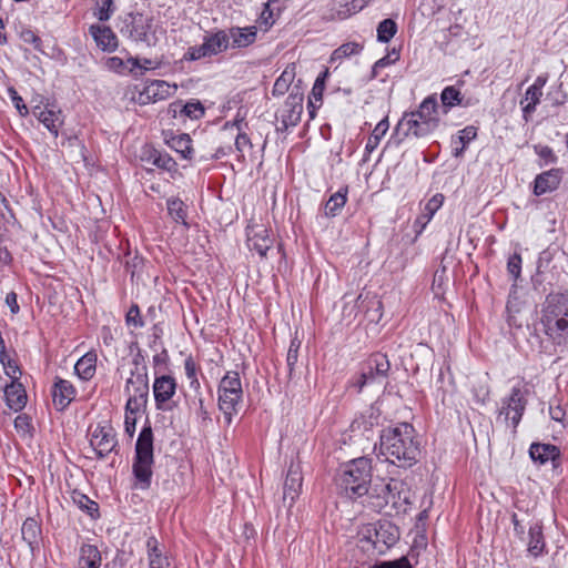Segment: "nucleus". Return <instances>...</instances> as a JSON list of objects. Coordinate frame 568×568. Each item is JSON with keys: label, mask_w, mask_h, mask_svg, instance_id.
I'll return each mask as SVG.
<instances>
[{"label": "nucleus", "mask_w": 568, "mask_h": 568, "mask_svg": "<svg viewBox=\"0 0 568 568\" xmlns=\"http://www.w3.org/2000/svg\"><path fill=\"white\" fill-rule=\"evenodd\" d=\"M125 323L129 327L140 328L144 326V321L142 318L140 307L138 304H132L126 312Z\"/></svg>", "instance_id": "48"}, {"label": "nucleus", "mask_w": 568, "mask_h": 568, "mask_svg": "<svg viewBox=\"0 0 568 568\" xmlns=\"http://www.w3.org/2000/svg\"><path fill=\"white\" fill-rule=\"evenodd\" d=\"M367 539L373 544L374 549L378 554H384L398 541L399 530L389 521L378 523L377 527L374 528V532L369 534Z\"/></svg>", "instance_id": "12"}, {"label": "nucleus", "mask_w": 568, "mask_h": 568, "mask_svg": "<svg viewBox=\"0 0 568 568\" xmlns=\"http://www.w3.org/2000/svg\"><path fill=\"white\" fill-rule=\"evenodd\" d=\"M7 405L14 412L21 410L27 404V394L20 383L12 382L4 389Z\"/></svg>", "instance_id": "29"}, {"label": "nucleus", "mask_w": 568, "mask_h": 568, "mask_svg": "<svg viewBox=\"0 0 568 568\" xmlns=\"http://www.w3.org/2000/svg\"><path fill=\"white\" fill-rule=\"evenodd\" d=\"M477 138V128L474 125H467L458 132L456 139H453V144H460V149H453V155L460 158L464 155L468 144Z\"/></svg>", "instance_id": "37"}, {"label": "nucleus", "mask_w": 568, "mask_h": 568, "mask_svg": "<svg viewBox=\"0 0 568 568\" xmlns=\"http://www.w3.org/2000/svg\"><path fill=\"white\" fill-rule=\"evenodd\" d=\"M9 94H10V98H11L16 109L18 110L19 114L21 116L28 115V113H29L28 106L23 102V99L18 94V92L13 88H10Z\"/></svg>", "instance_id": "59"}, {"label": "nucleus", "mask_w": 568, "mask_h": 568, "mask_svg": "<svg viewBox=\"0 0 568 568\" xmlns=\"http://www.w3.org/2000/svg\"><path fill=\"white\" fill-rule=\"evenodd\" d=\"M154 165L170 173H175L178 171V163L169 153L160 152L158 159L154 160Z\"/></svg>", "instance_id": "49"}, {"label": "nucleus", "mask_w": 568, "mask_h": 568, "mask_svg": "<svg viewBox=\"0 0 568 568\" xmlns=\"http://www.w3.org/2000/svg\"><path fill=\"white\" fill-rule=\"evenodd\" d=\"M440 101L444 108V113H448L449 110L457 105L469 106L471 105L470 99L464 101V97L459 89L455 85H448L444 88L440 93Z\"/></svg>", "instance_id": "30"}, {"label": "nucleus", "mask_w": 568, "mask_h": 568, "mask_svg": "<svg viewBox=\"0 0 568 568\" xmlns=\"http://www.w3.org/2000/svg\"><path fill=\"white\" fill-rule=\"evenodd\" d=\"M303 101L304 94L298 85H295L280 110L281 125L276 128L277 132H285L300 123L303 113Z\"/></svg>", "instance_id": "8"}, {"label": "nucleus", "mask_w": 568, "mask_h": 568, "mask_svg": "<svg viewBox=\"0 0 568 568\" xmlns=\"http://www.w3.org/2000/svg\"><path fill=\"white\" fill-rule=\"evenodd\" d=\"M274 239L264 225H248L246 227V245L250 251H255L262 258L267 256Z\"/></svg>", "instance_id": "13"}, {"label": "nucleus", "mask_w": 568, "mask_h": 568, "mask_svg": "<svg viewBox=\"0 0 568 568\" xmlns=\"http://www.w3.org/2000/svg\"><path fill=\"white\" fill-rule=\"evenodd\" d=\"M529 456L538 465L550 462L554 470L561 465V450L552 444L532 443L529 447Z\"/></svg>", "instance_id": "16"}, {"label": "nucleus", "mask_w": 568, "mask_h": 568, "mask_svg": "<svg viewBox=\"0 0 568 568\" xmlns=\"http://www.w3.org/2000/svg\"><path fill=\"white\" fill-rule=\"evenodd\" d=\"M21 39L26 43L33 44L36 50H40L41 47V39L30 29H26L20 34Z\"/></svg>", "instance_id": "62"}, {"label": "nucleus", "mask_w": 568, "mask_h": 568, "mask_svg": "<svg viewBox=\"0 0 568 568\" xmlns=\"http://www.w3.org/2000/svg\"><path fill=\"white\" fill-rule=\"evenodd\" d=\"M166 207H168V212H169L170 216L175 222H178V223L181 222L184 225H186V221H185L186 216H187L186 206L181 199H179V197L168 199Z\"/></svg>", "instance_id": "41"}, {"label": "nucleus", "mask_w": 568, "mask_h": 568, "mask_svg": "<svg viewBox=\"0 0 568 568\" xmlns=\"http://www.w3.org/2000/svg\"><path fill=\"white\" fill-rule=\"evenodd\" d=\"M353 308L363 312L369 323L377 324L383 317V303L377 295L362 292L355 300Z\"/></svg>", "instance_id": "18"}, {"label": "nucleus", "mask_w": 568, "mask_h": 568, "mask_svg": "<svg viewBox=\"0 0 568 568\" xmlns=\"http://www.w3.org/2000/svg\"><path fill=\"white\" fill-rule=\"evenodd\" d=\"M128 381L149 382L148 365L133 366Z\"/></svg>", "instance_id": "61"}, {"label": "nucleus", "mask_w": 568, "mask_h": 568, "mask_svg": "<svg viewBox=\"0 0 568 568\" xmlns=\"http://www.w3.org/2000/svg\"><path fill=\"white\" fill-rule=\"evenodd\" d=\"M101 552L97 546L83 544L79 550L78 568H100Z\"/></svg>", "instance_id": "31"}, {"label": "nucleus", "mask_w": 568, "mask_h": 568, "mask_svg": "<svg viewBox=\"0 0 568 568\" xmlns=\"http://www.w3.org/2000/svg\"><path fill=\"white\" fill-rule=\"evenodd\" d=\"M294 77H295L294 67H287L282 72V74L276 79V81L273 85V89H272V94L274 97L284 95L288 91L290 85H291L292 81L294 80Z\"/></svg>", "instance_id": "39"}, {"label": "nucleus", "mask_w": 568, "mask_h": 568, "mask_svg": "<svg viewBox=\"0 0 568 568\" xmlns=\"http://www.w3.org/2000/svg\"><path fill=\"white\" fill-rule=\"evenodd\" d=\"M541 324L544 331L555 343L568 338V295L549 294L541 310Z\"/></svg>", "instance_id": "3"}, {"label": "nucleus", "mask_w": 568, "mask_h": 568, "mask_svg": "<svg viewBox=\"0 0 568 568\" xmlns=\"http://www.w3.org/2000/svg\"><path fill=\"white\" fill-rule=\"evenodd\" d=\"M77 390L74 386L67 379L55 377L52 387L53 405L58 410L65 409L75 398Z\"/></svg>", "instance_id": "20"}, {"label": "nucleus", "mask_w": 568, "mask_h": 568, "mask_svg": "<svg viewBox=\"0 0 568 568\" xmlns=\"http://www.w3.org/2000/svg\"><path fill=\"white\" fill-rule=\"evenodd\" d=\"M14 428L18 432H30V429L32 428L30 417L26 414L18 415L14 418Z\"/></svg>", "instance_id": "63"}, {"label": "nucleus", "mask_w": 568, "mask_h": 568, "mask_svg": "<svg viewBox=\"0 0 568 568\" xmlns=\"http://www.w3.org/2000/svg\"><path fill=\"white\" fill-rule=\"evenodd\" d=\"M154 464L153 432L151 425H144L135 443V453L132 463L134 477L133 488L146 490L151 487Z\"/></svg>", "instance_id": "4"}, {"label": "nucleus", "mask_w": 568, "mask_h": 568, "mask_svg": "<svg viewBox=\"0 0 568 568\" xmlns=\"http://www.w3.org/2000/svg\"><path fill=\"white\" fill-rule=\"evenodd\" d=\"M97 371V355L92 352L84 354L74 365V372L82 381H90Z\"/></svg>", "instance_id": "34"}, {"label": "nucleus", "mask_w": 568, "mask_h": 568, "mask_svg": "<svg viewBox=\"0 0 568 568\" xmlns=\"http://www.w3.org/2000/svg\"><path fill=\"white\" fill-rule=\"evenodd\" d=\"M528 536L527 550L532 557L537 558L547 552L542 524L540 521L529 526Z\"/></svg>", "instance_id": "27"}, {"label": "nucleus", "mask_w": 568, "mask_h": 568, "mask_svg": "<svg viewBox=\"0 0 568 568\" xmlns=\"http://www.w3.org/2000/svg\"><path fill=\"white\" fill-rule=\"evenodd\" d=\"M397 32V23L393 19H384L377 26V41L387 43Z\"/></svg>", "instance_id": "42"}, {"label": "nucleus", "mask_w": 568, "mask_h": 568, "mask_svg": "<svg viewBox=\"0 0 568 568\" xmlns=\"http://www.w3.org/2000/svg\"><path fill=\"white\" fill-rule=\"evenodd\" d=\"M369 568H414L406 556H402L394 560L378 561Z\"/></svg>", "instance_id": "53"}, {"label": "nucleus", "mask_w": 568, "mask_h": 568, "mask_svg": "<svg viewBox=\"0 0 568 568\" xmlns=\"http://www.w3.org/2000/svg\"><path fill=\"white\" fill-rule=\"evenodd\" d=\"M521 263L523 260L519 253H514L508 257L507 271L509 275L513 277L514 282H517V280L520 277Z\"/></svg>", "instance_id": "54"}, {"label": "nucleus", "mask_w": 568, "mask_h": 568, "mask_svg": "<svg viewBox=\"0 0 568 568\" xmlns=\"http://www.w3.org/2000/svg\"><path fill=\"white\" fill-rule=\"evenodd\" d=\"M113 13V0H97L94 16L99 21H108Z\"/></svg>", "instance_id": "47"}, {"label": "nucleus", "mask_w": 568, "mask_h": 568, "mask_svg": "<svg viewBox=\"0 0 568 568\" xmlns=\"http://www.w3.org/2000/svg\"><path fill=\"white\" fill-rule=\"evenodd\" d=\"M363 45L357 42H347L335 49L331 55V61L342 60L354 54L361 53Z\"/></svg>", "instance_id": "43"}, {"label": "nucleus", "mask_w": 568, "mask_h": 568, "mask_svg": "<svg viewBox=\"0 0 568 568\" xmlns=\"http://www.w3.org/2000/svg\"><path fill=\"white\" fill-rule=\"evenodd\" d=\"M146 87V93L151 94L154 102L168 99L176 87H171L164 80H153Z\"/></svg>", "instance_id": "38"}, {"label": "nucleus", "mask_w": 568, "mask_h": 568, "mask_svg": "<svg viewBox=\"0 0 568 568\" xmlns=\"http://www.w3.org/2000/svg\"><path fill=\"white\" fill-rule=\"evenodd\" d=\"M379 454L399 468L408 469L418 463L422 449L416 430L409 423H398L382 429Z\"/></svg>", "instance_id": "1"}, {"label": "nucleus", "mask_w": 568, "mask_h": 568, "mask_svg": "<svg viewBox=\"0 0 568 568\" xmlns=\"http://www.w3.org/2000/svg\"><path fill=\"white\" fill-rule=\"evenodd\" d=\"M131 37H133L135 41L143 42L149 47L155 45L156 37L153 30V18L144 17L140 12L131 14Z\"/></svg>", "instance_id": "17"}, {"label": "nucleus", "mask_w": 568, "mask_h": 568, "mask_svg": "<svg viewBox=\"0 0 568 568\" xmlns=\"http://www.w3.org/2000/svg\"><path fill=\"white\" fill-rule=\"evenodd\" d=\"M532 149L535 153L542 160V163L539 166L555 164L558 161V156L555 154L554 150L548 145L542 144H534Z\"/></svg>", "instance_id": "45"}, {"label": "nucleus", "mask_w": 568, "mask_h": 568, "mask_svg": "<svg viewBox=\"0 0 568 568\" xmlns=\"http://www.w3.org/2000/svg\"><path fill=\"white\" fill-rule=\"evenodd\" d=\"M527 390L520 387H513L508 397L503 399V406L499 410V417L504 416L505 422L510 420L514 433L519 425L527 406Z\"/></svg>", "instance_id": "10"}, {"label": "nucleus", "mask_w": 568, "mask_h": 568, "mask_svg": "<svg viewBox=\"0 0 568 568\" xmlns=\"http://www.w3.org/2000/svg\"><path fill=\"white\" fill-rule=\"evenodd\" d=\"M546 99L551 103L552 106H561L568 102V95L562 90V83L554 85L547 93Z\"/></svg>", "instance_id": "46"}, {"label": "nucleus", "mask_w": 568, "mask_h": 568, "mask_svg": "<svg viewBox=\"0 0 568 568\" xmlns=\"http://www.w3.org/2000/svg\"><path fill=\"white\" fill-rule=\"evenodd\" d=\"M204 106L200 101L186 102L182 108V113L192 120H197L204 115Z\"/></svg>", "instance_id": "51"}, {"label": "nucleus", "mask_w": 568, "mask_h": 568, "mask_svg": "<svg viewBox=\"0 0 568 568\" xmlns=\"http://www.w3.org/2000/svg\"><path fill=\"white\" fill-rule=\"evenodd\" d=\"M165 143L168 144L169 148L179 153L182 159L192 160L194 151L192 148V139L190 138L189 134L172 133L170 136H165Z\"/></svg>", "instance_id": "28"}, {"label": "nucleus", "mask_w": 568, "mask_h": 568, "mask_svg": "<svg viewBox=\"0 0 568 568\" xmlns=\"http://www.w3.org/2000/svg\"><path fill=\"white\" fill-rule=\"evenodd\" d=\"M146 552L149 562L165 556L160 549L159 541L154 536L149 537L146 540Z\"/></svg>", "instance_id": "56"}, {"label": "nucleus", "mask_w": 568, "mask_h": 568, "mask_svg": "<svg viewBox=\"0 0 568 568\" xmlns=\"http://www.w3.org/2000/svg\"><path fill=\"white\" fill-rule=\"evenodd\" d=\"M73 500L79 508L84 510L92 519L100 517L98 503L90 499L87 495L77 494L73 497Z\"/></svg>", "instance_id": "44"}, {"label": "nucleus", "mask_w": 568, "mask_h": 568, "mask_svg": "<svg viewBox=\"0 0 568 568\" xmlns=\"http://www.w3.org/2000/svg\"><path fill=\"white\" fill-rule=\"evenodd\" d=\"M22 539L28 544L30 549L33 551L39 547V540L41 536V525L40 523L32 518L28 517L21 527Z\"/></svg>", "instance_id": "33"}, {"label": "nucleus", "mask_w": 568, "mask_h": 568, "mask_svg": "<svg viewBox=\"0 0 568 568\" xmlns=\"http://www.w3.org/2000/svg\"><path fill=\"white\" fill-rule=\"evenodd\" d=\"M202 44L207 55L211 58L230 48V36H227L225 30H216L214 32L206 33L203 38Z\"/></svg>", "instance_id": "23"}, {"label": "nucleus", "mask_w": 568, "mask_h": 568, "mask_svg": "<svg viewBox=\"0 0 568 568\" xmlns=\"http://www.w3.org/2000/svg\"><path fill=\"white\" fill-rule=\"evenodd\" d=\"M373 477L372 459L367 457L354 458L343 464L336 476L337 487L349 499H357L367 496L369 501L373 500L375 491L371 486Z\"/></svg>", "instance_id": "2"}, {"label": "nucleus", "mask_w": 568, "mask_h": 568, "mask_svg": "<svg viewBox=\"0 0 568 568\" xmlns=\"http://www.w3.org/2000/svg\"><path fill=\"white\" fill-rule=\"evenodd\" d=\"M99 459L105 458L118 445L115 433L111 426H98L90 440Z\"/></svg>", "instance_id": "14"}, {"label": "nucleus", "mask_w": 568, "mask_h": 568, "mask_svg": "<svg viewBox=\"0 0 568 568\" xmlns=\"http://www.w3.org/2000/svg\"><path fill=\"white\" fill-rule=\"evenodd\" d=\"M379 414L373 408L355 418L351 424L352 432H362L363 435L373 430L378 425Z\"/></svg>", "instance_id": "35"}, {"label": "nucleus", "mask_w": 568, "mask_h": 568, "mask_svg": "<svg viewBox=\"0 0 568 568\" xmlns=\"http://www.w3.org/2000/svg\"><path fill=\"white\" fill-rule=\"evenodd\" d=\"M444 202V195L437 193L433 195L427 203L425 204L423 212L414 222V227L416 229L417 234H420L425 226L433 219L435 213L440 209Z\"/></svg>", "instance_id": "26"}, {"label": "nucleus", "mask_w": 568, "mask_h": 568, "mask_svg": "<svg viewBox=\"0 0 568 568\" xmlns=\"http://www.w3.org/2000/svg\"><path fill=\"white\" fill-rule=\"evenodd\" d=\"M149 382L128 381L124 392L128 395L125 409L141 410L145 409L149 402Z\"/></svg>", "instance_id": "15"}, {"label": "nucleus", "mask_w": 568, "mask_h": 568, "mask_svg": "<svg viewBox=\"0 0 568 568\" xmlns=\"http://www.w3.org/2000/svg\"><path fill=\"white\" fill-rule=\"evenodd\" d=\"M97 45L106 52H113L118 48V38L110 27L92 24L89 28Z\"/></svg>", "instance_id": "22"}, {"label": "nucleus", "mask_w": 568, "mask_h": 568, "mask_svg": "<svg viewBox=\"0 0 568 568\" xmlns=\"http://www.w3.org/2000/svg\"><path fill=\"white\" fill-rule=\"evenodd\" d=\"M303 476L298 464L291 463L284 481L283 499H290V506L298 497L302 490Z\"/></svg>", "instance_id": "21"}, {"label": "nucleus", "mask_w": 568, "mask_h": 568, "mask_svg": "<svg viewBox=\"0 0 568 568\" xmlns=\"http://www.w3.org/2000/svg\"><path fill=\"white\" fill-rule=\"evenodd\" d=\"M438 103L435 94L428 95L423 100L415 115L422 121H429L435 123V129L439 125V118L437 116Z\"/></svg>", "instance_id": "32"}, {"label": "nucleus", "mask_w": 568, "mask_h": 568, "mask_svg": "<svg viewBox=\"0 0 568 568\" xmlns=\"http://www.w3.org/2000/svg\"><path fill=\"white\" fill-rule=\"evenodd\" d=\"M327 77H328V70L326 69L325 71L320 73V75L316 78L314 85L312 88V91H311L310 98H312V100L318 101L320 103H322L323 92L325 89V81H326Z\"/></svg>", "instance_id": "50"}, {"label": "nucleus", "mask_w": 568, "mask_h": 568, "mask_svg": "<svg viewBox=\"0 0 568 568\" xmlns=\"http://www.w3.org/2000/svg\"><path fill=\"white\" fill-rule=\"evenodd\" d=\"M435 130V123L422 121L414 112L405 113L395 128L393 139L396 144H400L407 136L414 135L422 138L428 135Z\"/></svg>", "instance_id": "9"}, {"label": "nucleus", "mask_w": 568, "mask_h": 568, "mask_svg": "<svg viewBox=\"0 0 568 568\" xmlns=\"http://www.w3.org/2000/svg\"><path fill=\"white\" fill-rule=\"evenodd\" d=\"M204 58H210V57L207 55L203 44H201V45L190 47L187 49V51L185 52L183 60L196 61V60H201Z\"/></svg>", "instance_id": "57"}, {"label": "nucleus", "mask_w": 568, "mask_h": 568, "mask_svg": "<svg viewBox=\"0 0 568 568\" xmlns=\"http://www.w3.org/2000/svg\"><path fill=\"white\" fill-rule=\"evenodd\" d=\"M139 410H126L125 409V419H124V429L125 433L132 437L135 433V426H136V413Z\"/></svg>", "instance_id": "60"}, {"label": "nucleus", "mask_w": 568, "mask_h": 568, "mask_svg": "<svg viewBox=\"0 0 568 568\" xmlns=\"http://www.w3.org/2000/svg\"><path fill=\"white\" fill-rule=\"evenodd\" d=\"M227 36H230V47L234 49H242L251 45L255 42L257 36L256 27H232L229 29Z\"/></svg>", "instance_id": "25"}, {"label": "nucleus", "mask_w": 568, "mask_h": 568, "mask_svg": "<svg viewBox=\"0 0 568 568\" xmlns=\"http://www.w3.org/2000/svg\"><path fill=\"white\" fill-rule=\"evenodd\" d=\"M219 408L222 410L227 425L232 423L233 415L237 414V405L243 397L240 374L227 372L219 384Z\"/></svg>", "instance_id": "5"}, {"label": "nucleus", "mask_w": 568, "mask_h": 568, "mask_svg": "<svg viewBox=\"0 0 568 568\" xmlns=\"http://www.w3.org/2000/svg\"><path fill=\"white\" fill-rule=\"evenodd\" d=\"M388 128L389 123L387 118H384L376 124L365 145V151L367 153H372L378 146Z\"/></svg>", "instance_id": "40"}, {"label": "nucleus", "mask_w": 568, "mask_h": 568, "mask_svg": "<svg viewBox=\"0 0 568 568\" xmlns=\"http://www.w3.org/2000/svg\"><path fill=\"white\" fill-rule=\"evenodd\" d=\"M176 387L178 383L173 376L164 374L155 376L152 388L158 410L168 412L175 407L172 398L176 393Z\"/></svg>", "instance_id": "11"}, {"label": "nucleus", "mask_w": 568, "mask_h": 568, "mask_svg": "<svg viewBox=\"0 0 568 568\" xmlns=\"http://www.w3.org/2000/svg\"><path fill=\"white\" fill-rule=\"evenodd\" d=\"M400 53L399 50L393 48L387 54L379 60L376 61V68H386L390 64H394L399 60Z\"/></svg>", "instance_id": "58"}, {"label": "nucleus", "mask_w": 568, "mask_h": 568, "mask_svg": "<svg viewBox=\"0 0 568 568\" xmlns=\"http://www.w3.org/2000/svg\"><path fill=\"white\" fill-rule=\"evenodd\" d=\"M184 369H185V375H186L187 379L197 376L199 367H197L194 358L191 355L187 356L184 361Z\"/></svg>", "instance_id": "64"}, {"label": "nucleus", "mask_w": 568, "mask_h": 568, "mask_svg": "<svg viewBox=\"0 0 568 568\" xmlns=\"http://www.w3.org/2000/svg\"><path fill=\"white\" fill-rule=\"evenodd\" d=\"M347 201V187L339 189L332 194L324 205V214L327 217H335L339 214Z\"/></svg>", "instance_id": "36"}, {"label": "nucleus", "mask_w": 568, "mask_h": 568, "mask_svg": "<svg viewBox=\"0 0 568 568\" xmlns=\"http://www.w3.org/2000/svg\"><path fill=\"white\" fill-rule=\"evenodd\" d=\"M128 63H130L133 68H139L141 73L148 70H154L161 65V61H155L151 59H140L138 57H131L128 59Z\"/></svg>", "instance_id": "52"}, {"label": "nucleus", "mask_w": 568, "mask_h": 568, "mask_svg": "<svg viewBox=\"0 0 568 568\" xmlns=\"http://www.w3.org/2000/svg\"><path fill=\"white\" fill-rule=\"evenodd\" d=\"M32 113L55 138L58 136L59 126L62 124L60 110L55 111L48 106L34 105Z\"/></svg>", "instance_id": "24"}, {"label": "nucleus", "mask_w": 568, "mask_h": 568, "mask_svg": "<svg viewBox=\"0 0 568 568\" xmlns=\"http://www.w3.org/2000/svg\"><path fill=\"white\" fill-rule=\"evenodd\" d=\"M0 363L2 364L6 374L13 381L18 379L19 366L7 353L0 355Z\"/></svg>", "instance_id": "55"}, {"label": "nucleus", "mask_w": 568, "mask_h": 568, "mask_svg": "<svg viewBox=\"0 0 568 568\" xmlns=\"http://www.w3.org/2000/svg\"><path fill=\"white\" fill-rule=\"evenodd\" d=\"M373 490L376 493L369 506L375 511H381L389 503L398 511L406 510V506L410 504V493L403 481L393 480L389 484L374 485Z\"/></svg>", "instance_id": "6"}, {"label": "nucleus", "mask_w": 568, "mask_h": 568, "mask_svg": "<svg viewBox=\"0 0 568 568\" xmlns=\"http://www.w3.org/2000/svg\"><path fill=\"white\" fill-rule=\"evenodd\" d=\"M389 369L390 362L388 356L379 352L374 353L363 364L359 375L353 382V386L356 387L358 392H362L364 386L386 379Z\"/></svg>", "instance_id": "7"}, {"label": "nucleus", "mask_w": 568, "mask_h": 568, "mask_svg": "<svg viewBox=\"0 0 568 568\" xmlns=\"http://www.w3.org/2000/svg\"><path fill=\"white\" fill-rule=\"evenodd\" d=\"M564 178V170L560 168L550 169L537 174L534 180L532 193L537 196L556 191Z\"/></svg>", "instance_id": "19"}]
</instances>
